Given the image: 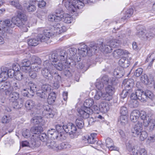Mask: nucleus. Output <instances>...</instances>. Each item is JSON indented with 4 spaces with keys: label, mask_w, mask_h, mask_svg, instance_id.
Returning <instances> with one entry per match:
<instances>
[{
    "label": "nucleus",
    "mask_w": 155,
    "mask_h": 155,
    "mask_svg": "<svg viewBox=\"0 0 155 155\" xmlns=\"http://www.w3.org/2000/svg\"><path fill=\"white\" fill-rule=\"evenodd\" d=\"M16 16L13 17L11 21L6 20L4 21H0V26L5 28V26L13 28L15 25L19 27L24 32H27L28 31V22L27 21L26 15L21 12L18 11Z\"/></svg>",
    "instance_id": "1"
},
{
    "label": "nucleus",
    "mask_w": 155,
    "mask_h": 155,
    "mask_svg": "<svg viewBox=\"0 0 155 155\" xmlns=\"http://www.w3.org/2000/svg\"><path fill=\"white\" fill-rule=\"evenodd\" d=\"M76 49L74 48H71L68 50L66 51H61L59 53H54L50 57V59L52 61L56 62L59 60L61 61H65L66 58L73 59L74 57L76 54Z\"/></svg>",
    "instance_id": "2"
},
{
    "label": "nucleus",
    "mask_w": 155,
    "mask_h": 155,
    "mask_svg": "<svg viewBox=\"0 0 155 155\" xmlns=\"http://www.w3.org/2000/svg\"><path fill=\"white\" fill-rule=\"evenodd\" d=\"M110 83L109 78L106 75L103 76L97 80L95 84V86L97 90L94 96V98L96 100H98L101 97L102 93L104 91V84H109Z\"/></svg>",
    "instance_id": "3"
},
{
    "label": "nucleus",
    "mask_w": 155,
    "mask_h": 155,
    "mask_svg": "<svg viewBox=\"0 0 155 155\" xmlns=\"http://www.w3.org/2000/svg\"><path fill=\"white\" fill-rule=\"evenodd\" d=\"M110 83L107 84L108 86L106 87V93H102V95L101 98L104 100L107 101H110L113 98V95L115 91V89L113 84H114L116 79L114 78H109Z\"/></svg>",
    "instance_id": "4"
},
{
    "label": "nucleus",
    "mask_w": 155,
    "mask_h": 155,
    "mask_svg": "<svg viewBox=\"0 0 155 155\" xmlns=\"http://www.w3.org/2000/svg\"><path fill=\"white\" fill-rule=\"evenodd\" d=\"M57 129L62 132L63 133L65 131L67 133H68L71 135V137L74 138L77 137L76 134L77 131V128L75 126L71 123H68L64 125L63 126L60 125H57Z\"/></svg>",
    "instance_id": "5"
},
{
    "label": "nucleus",
    "mask_w": 155,
    "mask_h": 155,
    "mask_svg": "<svg viewBox=\"0 0 155 155\" xmlns=\"http://www.w3.org/2000/svg\"><path fill=\"white\" fill-rule=\"evenodd\" d=\"M20 87V83L16 82L14 83L11 87L9 82H3L0 83V91H5L6 95H9L13 90L19 89Z\"/></svg>",
    "instance_id": "6"
},
{
    "label": "nucleus",
    "mask_w": 155,
    "mask_h": 155,
    "mask_svg": "<svg viewBox=\"0 0 155 155\" xmlns=\"http://www.w3.org/2000/svg\"><path fill=\"white\" fill-rule=\"evenodd\" d=\"M98 48L97 46L95 45L90 47L89 50L87 49V46L84 44H81L78 48V53L82 57H84L86 55L88 56H91L96 52Z\"/></svg>",
    "instance_id": "7"
},
{
    "label": "nucleus",
    "mask_w": 155,
    "mask_h": 155,
    "mask_svg": "<svg viewBox=\"0 0 155 155\" xmlns=\"http://www.w3.org/2000/svg\"><path fill=\"white\" fill-rule=\"evenodd\" d=\"M44 68L41 71V73L46 78L51 80L53 78V74L54 70L51 68L52 64L49 62V61L46 60L43 63Z\"/></svg>",
    "instance_id": "8"
},
{
    "label": "nucleus",
    "mask_w": 155,
    "mask_h": 155,
    "mask_svg": "<svg viewBox=\"0 0 155 155\" xmlns=\"http://www.w3.org/2000/svg\"><path fill=\"white\" fill-rule=\"evenodd\" d=\"M140 117V118L143 120L146 117V112L144 111H141L140 112L137 110H133L131 113L130 115V119L131 121L133 122L137 123L138 121H140L139 117Z\"/></svg>",
    "instance_id": "9"
},
{
    "label": "nucleus",
    "mask_w": 155,
    "mask_h": 155,
    "mask_svg": "<svg viewBox=\"0 0 155 155\" xmlns=\"http://www.w3.org/2000/svg\"><path fill=\"white\" fill-rule=\"evenodd\" d=\"M67 30V28L65 25L61 23L55 24L52 26L51 28V31L53 32V35L64 32L66 31Z\"/></svg>",
    "instance_id": "10"
},
{
    "label": "nucleus",
    "mask_w": 155,
    "mask_h": 155,
    "mask_svg": "<svg viewBox=\"0 0 155 155\" xmlns=\"http://www.w3.org/2000/svg\"><path fill=\"white\" fill-rule=\"evenodd\" d=\"M51 90V86L48 84L43 85L41 87V89L38 90L37 93V96L41 98L45 99L47 98V94Z\"/></svg>",
    "instance_id": "11"
},
{
    "label": "nucleus",
    "mask_w": 155,
    "mask_h": 155,
    "mask_svg": "<svg viewBox=\"0 0 155 155\" xmlns=\"http://www.w3.org/2000/svg\"><path fill=\"white\" fill-rule=\"evenodd\" d=\"M94 110L96 113L101 111L103 113H107L109 110L110 107L109 104L105 102H102L99 104V107L97 105H94L92 106Z\"/></svg>",
    "instance_id": "12"
},
{
    "label": "nucleus",
    "mask_w": 155,
    "mask_h": 155,
    "mask_svg": "<svg viewBox=\"0 0 155 155\" xmlns=\"http://www.w3.org/2000/svg\"><path fill=\"white\" fill-rule=\"evenodd\" d=\"M57 125L55 126L56 130L54 129H51L48 131V136L54 139H58L61 140L63 132H61L59 130L57 129Z\"/></svg>",
    "instance_id": "13"
},
{
    "label": "nucleus",
    "mask_w": 155,
    "mask_h": 155,
    "mask_svg": "<svg viewBox=\"0 0 155 155\" xmlns=\"http://www.w3.org/2000/svg\"><path fill=\"white\" fill-rule=\"evenodd\" d=\"M52 54H51L49 56V59L50 61L52 62V63H51V64H52V66L51 67V68L53 69V66H54V68H55L59 70V71H61L64 69H65L68 68H69V66L70 64V63H69V64L68 63H66L65 62V64H63L62 63V61H61L60 60V57H59L58 59L59 60L57 61L56 62L55 61H52L50 59V57L51 56V55Z\"/></svg>",
    "instance_id": "14"
},
{
    "label": "nucleus",
    "mask_w": 155,
    "mask_h": 155,
    "mask_svg": "<svg viewBox=\"0 0 155 155\" xmlns=\"http://www.w3.org/2000/svg\"><path fill=\"white\" fill-rule=\"evenodd\" d=\"M78 111L80 116L84 118L89 117L90 115L92 114L93 110L88 107L81 106V108H78Z\"/></svg>",
    "instance_id": "15"
},
{
    "label": "nucleus",
    "mask_w": 155,
    "mask_h": 155,
    "mask_svg": "<svg viewBox=\"0 0 155 155\" xmlns=\"http://www.w3.org/2000/svg\"><path fill=\"white\" fill-rule=\"evenodd\" d=\"M39 29L40 30H43V34H38L37 37V38H38L39 41L41 42H45L48 40L53 35V32L50 30H44L41 28H39Z\"/></svg>",
    "instance_id": "16"
},
{
    "label": "nucleus",
    "mask_w": 155,
    "mask_h": 155,
    "mask_svg": "<svg viewBox=\"0 0 155 155\" xmlns=\"http://www.w3.org/2000/svg\"><path fill=\"white\" fill-rule=\"evenodd\" d=\"M31 70L33 69L34 71H38L40 69V64L41 63L40 59L38 57L33 56L31 58Z\"/></svg>",
    "instance_id": "17"
},
{
    "label": "nucleus",
    "mask_w": 155,
    "mask_h": 155,
    "mask_svg": "<svg viewBox=\"0 0 155 155\" xmlns=\"http://www.w3.org/2000/svg\"><path fill=\"white\" fill-rule=\"evenodd\" d=\"M137 35L143 40H149L153 37L154 34L150 31L145 30L142 31V29L138 30L137 33Z\"/></svg>",
    "instance_id": "18"
},
{
    "label": "nucleus",
    "mask_w": 155,
    "mask_h": 155,
    "mask_svg": "<svg viewBox=\"0 0 155 155\" xmlns=\"http://www.w3.org/2000/svg\"><path fill=\"white\" fill-rule=\"evenodd\" d=\"M144 127H147V130L151 131L153 130L155 125V121L154 119L150 118L146 116V117L142 121Z\"/></svg>",
    "instance_id": "19"
},
{
    "label": "nucleus",
    "mask_w": 155,
    "mask_h": 155,
    "mask_svg": "<svg viewBox=\"0 0 155 155\" xmlns=\"http://www.w3.org/2000/svg\"><path fill=\"white\" fill-rule=\"evenodd\" d=\"M142 122L138 121L134 127L131 130L133 136L137 137L139 136L142 130Z\"/></svg>",
    "instance_id": "20"
},
{
    "label": "nucleus",
    "mask_w": 155,
    "mask_h": 155,
    "mask_svg": "<svg viewBox=\"0 0 155 155\" xmlns=\"http://www.w3.org/2000/svg\"><path fill=\"white\" fill-rule=\"evenodd\" d=\"M43 108L44 110L42 112V114L43 116L47 118L53 117L54 116V111L51 109L50 108L47 103L43 105Z\"/></svg>",
    "instance_id": "21"
},
{
    "label": "nucleus",
    "mask_w": 155,
    "mask_h": 155,
    "mask_svg": "<svg viewBox=\"0 0 155 155\" xmlns=\"http://www.w3.org/2000/svg\"><path fill=\"white\" fill-rule=\"evenodd\" d=\"M7 95L9 96V101L15 103L17 104L19 102L20 104H22L23 102V100L22 98L19 99L18 102H16L19 98V94L18 93L12 92L9 94Z\"/></svg>",
    "instance_id": "22"
},
{
    "label": "nucleus",
    "mask_w": 155,
    "mask_h": 155,
    "mask_svg": "<svg viewBox=\"0 0 155 155\" xmlns=\"http://www.w3.org/2000/svg\"><path fill=\"white\" fill-rule=\"evenodd\" d=\"M97 134L96 133H92L90 135H86L82 137V140L85 143L93 144L96 141V137Z\"/></svg>",
    "instance_id": "23"
},
{
    "label": "nucleus",
    "mask_w": 155,
    "mask_h": 155,
    "mask_svg": "<svg viewBox=\"0 0 155 155\" xmlns=\"http://www.w3.org/2000/svg\"><path fill=\"white\" fill-rule=\"evenodd\" d=\"M97 47L98 48L97 50L100 49L101 51L105 53H110L112 50V48L110 45V43L108 42L102 43L99 48Z\"/></svg>",
    "instance_id": "24"
},
{
    "label": "nucleus",
    "mask_w": 155,
    "mask_h": 155,
    "mask_svg": "<svg viewBox=\"0 0 155 155\" xmlns=\"http://www.w3.org/2000/svg\"><path fill=\"white\" fill-rule=\"evenodd\" d=\"M45 121L41 116H35L31 120V123L35 125H38V126H43Z\"/></svg>",
    "instance_id": "25"
},
{
    "label": "nucleus",
    "mask_w": 155,
    "mask_h": 155,
    "mask_svg": "<svg viewBox=\"0 0 155 155\" xmlns=\"http://www.w3.org/2000/svg\"><path fill=\"white\" fill-rule=\"evenodd\" d=\"M31 64L30 61L28 59H24L22 60L20 63V65L22 67V69L23 71L25 72H27L30 70L31 67L29 66Z\"/></svg>",
    "instance_id": "26"
},
{
    "label": "nucleus",
    "mask_w": 155,
    "mask_h": 155,
    "mask_svg": "<svg viewBox=\"0 0 155 155\" xmlns=\"http://www.w3.org/2000/svg\"><path fill=\"white\" fill-rule=\"evenodd\" d=\"M134 84V80L132 79H125L123 82V84L125 89L129 91H131V88L133 87Z\"/></svg>",
    "instance_id": "27"
},
{
    "label": "nucleus",
    "mask_w": 155,
    "mask_h": 155,
    "mask_svg": "<svg viewBox=\"0 0 155 155\" xmlns=\"http://www.w3.org/2000/svg\"><path fill=\"white\" fill-rule=\"evenodd\" d=\"M60 16L61 18L60 21H64L66 23H70L73 21L72 17L70 14L68 13H64L62 14H60Z\"/></svg>",
    "instance_id": "28"
},
{
    "label": "nucleus",
    "mask_w": 155,
    "mask_h": 155,
    "mask_svg": "<svg viewBox=\"0 0 155 155\" xmlns=\"http://www.w3.org/2000/svg\"><path fill=\"white\" fill-rule=\"evenodd\" d=\"M107 147L110 150H117L118 148L114 145V142L113 140L109 137L107 138L105 140Z\"/></svg>",
    "instance_id": "29"
},
{
    "label": "nucleus",
    "mask_w": 155,
    "mask_h": 155,
    "mask_svg": "<svg viewBox=\"0 0 155 155\" xmlns=\"http://www.w3.org/2000/svg\"><path fill=\"white\" fill-rule=\"evenodd\" d=\"M45 144L49 148L54 150H58V144L54 141L48 139V142L45 143Z\"/></svg>",
    "instance_id": "30"
},
{
    "label": "nucleus",
    "mask_w": 155,
    "mask_h": 155,
    "mask_svg": "<svg viewBox=\"0 0 155 155\" xmlns=\"http://www.w3.org/2000/svg\"><path fill=\"white\" fill-rule=\"evenodd\" d=\"M133 155H147V151L145 149L141 148L136 146L134 147V149L133 150Z\"/></svg>",
    "instance_id": "31"
},
{
    "label": "nucleus",
    "mask_w": 155,
    "mask_h": 155,
    "mask_svg": "<svg viewBox=\"0 0 155 155\" xmlns=\"http://www.w3.org/2000/svg\"><path fill=\"white\" fill-rule=\"evenodd\" d=\"M48 19L49 21L52 22H59L61 20L60 14H50L48 16Z\"/></svg>",
    "instance_id": "32"
},
{
    "label": "nucleus",
    "mask_w": 155,
    "mask_h": 155,
    "mask_svg": "<svg viewBox=\"0 0 155 155\" xmlns=\"http://www.w3.org/2000/svg\"><path fill=\"white\" fill-rule=\"evenodd\" d=\"M124 74V69L123 68H117L115 69L114 72V76L117 78L122 77Z\"/></svg>",
    "instance_id": "33"
},
{
    "label": "nucleus",
    "mask_w": 155,
    "mask_h": 155,
    "mask_svg": "<svg viewBox=\"0 0 155 155\" xmlns=\"http://www.w3.org/2000/svg\"><path fill=\"white\" fill-rule=\"evenodd\" d=\"M130 61L125 57L121 58L119 61V64L122 68H126L129 65Z\"/></svg>",
    "instance_id": "34"
},
{
    "label": "nucleus",
    "mask_w": 155,
    "mask_h": 155,
    "mask_svg": "<svg viewBox=\"0 0 155 155\" xmlns=\"http://www.w3.org/2000/svg\"><path fill=\"white\" fill-rule=\"evenodd\" d=\"M42 126L33 127L31 129V133L34 134H38L43 131V128Z\"/></svg>",
    "instance_id": "35"
},
{
    "label": "nucleus",
    "mask_w": 155,
    "mask_h": 155,
    "mask_svg": "<svg viewBox=\"0 0 155 155\" xmlns=\"http://www.w3.org/2000/svg\"><path fill=\"white\" fill-rule=\"evenodd\" d=\"M56 94L54 92H51L49 94L48 99V104H51L53 103L56 99Z\"/></svg>",
    "instance_id": "36"
},
{
    "label": "nucleus",
    "mask_w": 155,
    "mask_h": 155,
    "mask_svg": "<svg viewBox=\"0 0 155 155\" xmlns=\"http://www.w3.org/2000/svg\"><path fill=\"white\" fill-rule=\"evenodd\" d=\"M25 106L27 110H31L35 107V102L31 100H28L26 101Z\"/></svg>",
    "instance_id": "37"
},
{
    "label": "nucleus",
    "mask_w": 155,
    "mask_h": 155,
    "mask_svg": "<svg viewBox=\"0 0 155 155\" xmlns=\"http://www.w3.org/2000/svg\"><path fill=\"white\" fill-rule=\"evenodd\" d=\"M124 51L121 49H117L115 50L113 53V55L115 58H119L124 53Z\"/></svg>",
    "instance_id": "38"
},
{
    "label": "nucleus",
    "mask_w": 155,
    "mask_h": 155,
    "mask_svg": "<svg viewBox=\"0 0 155 155\" xmlns=\"http://www.w3.org/2000/svg\"><path fill=\"white\" fill-rule=\"evenodd\" d=\"M144 96H146L147 98H149L150 100H153L155 98V96L153 93L148 90H146L144 92L143 97Z\"/></svg>",
    "instance_id": "39"
},
{
    "label": "nucleus",
    "mask_w": 155,
    "mask_h": 155,
    "mask_svg": "<svg viewBox=\"0 0 155 155\" xmlns=\"http://www.w3.org/2000/svg\"><path fill=\"white\" fill-rule=\"evenodd\" d=\"M135 92L137 96L138 99L142 101H143L145 100L143 97L144 92L142 90L139 89L137 90Z\"/></svg>",
    "instance_id": "40"
},
{
    "label": "nucleus",
    "mask_w": 155,
    "mask_h": 155,
    "mask_svg": "<svg viewBox=\"0 0 155 155\" xmlns=\"http://www.w3.org/2000/svg\"><path fill=\"white\" fill-rule=\"evenodd\" d=\"M39 40L38 38H31L28 41V44L30 46H35L39 43Z\"/></svg>",
    "instance_id": "41"
},
{
    "label": "nucleus",
    "mask_w": 155,
    "mask_h": 155,
    "mask_svg": "<svg viewBox=\"0 0 155 155\" xmlns=\"http://www.w3.org/2000/svg\"><path fill=\"white\" fill-rule=\"evenodd\" d=\"M10 4L14 6L16 8L21 10L23 9L22 6L20 5L18 0H14L10 2Z\"/></svg>",
    "instance_id": "42"
},
{
    "label": "nucleus",
    "mask_w": 155,
    "mask_h": 155,
    "mask_svg": "<svg viewBox=\"0 0 155 155\" xmlns=\"http://www.w3.org/2000/svg\"><path fill=\"white\" fill-rule=\"evenodd\" d=\"M28 86L30 87V89H29L28 90L31 93L33 94L36 91H38L36 85L33 82H30L28 83Z\"/></svg>",
    "instance_id": "43"
},
{
    "label": "nucleus",
    "mask_w": 155,
    "mask_h": 155,
    "mask_svg": "<svg viewBox=\"0 0 155 155\" xmlns=\"http://www.w3.org/2000/svg\"><path fill=\"white\" fill-rule=\"evenodd\" d=\"M128 119L127 115H120L118 122L121 125L124 126L127 123Z\"/></svg>",
    "instance_id": "44"
},
{
    "label": "nucleus",
    "mask_w": 155,
    "mask_h": 155,
    "mask_svg": "<svg viewBox=\"0 0 155 155\" xmlns=\"http://www.w3.org/2000/svg\"><path fill=\"white\" fill-rule=\"evenodd\" d=\"M94 100L91 98H89L86 100L84 103L83 106L85 107H90L94 105Z\"/></svg>",
    "instance_id": "45"
},
{
    "label": "nucleus",
    "mask_w": 155,
    "mask_h": 155,
    "mask_svg": "<svg viewBox=\"0 0 155 155\" xmlns=\"http://www.w3.org/2000/svg\"><path fill=\"white\" fill-rule=\"evenodd\" d=\"M133 13V10L132 8H130L127 9L122 18L124 20L128 19L131 16Z\"/></svg>",
    "instance_id": "46"
},
{
    "label": "nucleus",
    "mask_w": 155,
    "mask_h": 155,
    "mask_svg": "<svg viewBox=\"0 0 155 155\" xmlns=\"http://www.w3.org/2000/svg\"><path fill=\"white\" fill-rule=\"evenodd\" d=\"M27 10L28 12H34L36 10V7L35 5V3L32 1L31 2V1H30L29 5L27 7Z\"/></svg>",
    "instance_id": "47"
},
{
    "label": "nucleus",
    "mask_w": 155,
    "mask_h": 155,
    "mask_svg": "<svg viewBox=\"0 0 155 155\" xmlns=\"http://www.w3.org/2000/svg\"><path fill=\"white\" fill-rule=\"evenodd\" d=\"M8 77L7 71H3L2 72L0 71V81H2L1 82H5L4 81Z\"/></svg>",
    "instance_id": "48"
},
{
    "label": "nucleus",
    "mask_w": 155,
    "mask_h": 155,
    "mask_svg": "<svg viewBox=\"0 0 155 155\" xmlns=\"http://www.w3.org/2000/svg\"><path fill=\"white\" fill-rule=\"evenodd\" d=\"M71 146V145L69 143L63 142L58 144V150L70 148Z\"/></svg>",
    "instance_id": "49"
},
{
    "label": "nucleus",
    "mask_w": 155,
    "mask_h": 155,
    "mask_svg": "<svg viewBox=\"0 0 155 155\" xmlns=\"http://www.w3.org/2000/svg\"><path fill=\"white\" fill-rule=\"evenodd\" d=\"M129 105L131 107H137L138 106L139 103L137 99H131L129 103Z\"/></svg>",
    "instance_id": "50"
},
{
    "label": "nucleus",
    "mask_w": 155,
    "mask_h": 155,
    "mask_svg": "<svg viewBox=\"0 0 155 155\" xmlns=\"http://www.w3.org/2000/svg\"><path fill=\"white\" fill-rule=\"evenodd\" d=\"M75 124L79 128H82L84 126V123L82 119H77L75 121Z\"/></svg>",
    "instance_id": "51"
},
{
    "label": "nucleus",
    "mask_w": 155,
    "mask_h": 155,
    "mask_svg": "<svg viewBox=\"0 0 155 155\" xmlns=\"http://www.w3.org/2000/svg\"><path fill=\"white\" fill-rule=\"evenodd\" d=\"M11 120V117L9 115L4 116L2 118V122L3 123H7Z\"/></svg>",
    "instance_id": "52"
},
{
    "label": "nucleus",
    "mask_w": 155,
    "mask_h": 155,
    "mask_svg": "<svg viewBox=\"0 0 155 155\" xmlns=\"http://www.w3.org/2000/svg\"><path fill=\"white\" fill-rule=\"evenodd\" d=\"M154 60H155V54L154 53H153L150 54L148 55L146 61L147 62L150 61V64H151Z\"/></svg>",
    "instance_id": "53"
},
{
    "label": "nucleus",
    "mask_w": 155,
    "mask_h": 155,
    "mask_svg": "<svg viewBox=\"0 0 155 155\" xmlns=\"http://www.w3.org/2000/svg\"><path fill=\"white\" fill-rule=\"evenodd\" d=\"M148 134L147 132L145 131H141L139 137V140L141 141H143L147 137Z\"/></svg>",
    "instance_id": "54"
},
{
    "label": "nucleus",
    "mask_w": 155,
    "mask_h": 155,
    "mask_svg": "<svg viewBox=\"0 0 155 155\" xmlns=\"http://www.w3.org/2000/svg\"><path fill=\"white\" fill-rule=\"evenodd\" d=\"M140 80L143 83L145 84H147L149 83V79L146 74H144L141 77Z\"/></svg>",
    "instance_id": "55"
},
{
    "label": "nucleus",
    "mask_w": 155,
    "mask_h": 155,
    "mask_svg": "<svg viewBox=\"0 0 155 155\" xmlns=\"http://www.w3.org/2000/svg\"><path fill=\"white\" fill-rule=\"evenodd\" d=\"M14 77L18 81L21 80L23 78V74L20 71L15 72Z\"/></svg>",
    "instance_id": "56"
},
{
    "label": "nucleus",
    "mask_w": 155,
    "mask_h": 155,
    "mask_svg": "<svg viewBox=\"0 0 155 155\" xmlns=\"http://www.w3.org/2000/svg\"><path fill=\"white\" fill-rule=\"evenodd\" d=\"M135 146H134V144L131 142H129L126 144L127 149L129 151H132L133 154V150L134 149V147Z\"/></svg>",
    "instance_id": "57"
},
{
    "label": "nucleus",
    "mask_w": 155,
    "mask_h": 155,
    "mask_svg": "<svg viewBox=\"0 0 155 155\" xmlns=\"http://www.w3.org/2000/svg\"><path fill=\"white\" fill-rule=\"evenodd\" d=\"M118 41H117L115 39H113L110 42H108V43H110V45L112 48L116 47L118 45V43H119Z\"/></svg>",
    "instance_id": "58"
},
{
    "label": "nucleus",
    "mask_w": 155,
    "mask_h": 155,
    "mask_svg": "<svg viewBox=\"0 0 155 155\" xmlns=\"http://www.w3.org/2000/svg\"><path fill=\"white\" fill-rule=\"evenodd\" d=\"M155 142V135L149 137L147 140V143L150 144L151 143Z\"/></svg>",
    "instance_id": "59"
},
{
    "label": "nucleus",
    "mask_w": 155,
    "mask_h": 155,
    "mask_svg": "<svg viewBox=\"0 0 155 155\" xmlns=\"http://www.w3.org/2000/svg\"><path fill=\"white\" fill-rule=\"evenodd\" d=\"M128 110L126 107L124 106L122 107L120 109L121 115H127Z\"/></svg>",
    "instance_id": "60"
},
{
    "label": "nucleus",
    "mask_w": 155,
    "mask_h": 155,
    "mask_svg": "<svg viewBox=\"0 0 155 155\" xmlns=\"http://www.w3.org/2000/svg\"><path fill=\"white\" fill-rule=\"evenodd\" d=\"M40 139L44 142L47 143L48 142L47 136L45 134H42L39 135Z\"/></svg>",
    "instance_id": "61"
},
{
    "label": "nucleus",
    "mask_w": 155,
    "mask_h": 155,
    "mask_svg": "<svg viewBox=\"0 0 155 155\" xmlns=\"http://www.w3.org/2000/svg\"><path fill=\"white\" fill-rule=\"evenodd\" d=\"M53 76L55 79V82H60L61 81V76L54 71V73L53 74Z\"/></svg>",
    "instance_id": "62"
},
{
    "label": "nucleus",
    "mask_w": 155,
    "mask_h": 155,
    "mask_svg": "<svg viewBox=\"0 0 155 155\" xmlns=\"http://www.w3.org/2000/svg\"><path fill=\"white\" fill-rule=\"evenodd\" d=\"M23 136L26 138H28L30 136V133L29 130L27 129L24 130L22 133Z\"/></svg>",
    "instance_id": "63"
},
{
    "label": "nucleus",
    "mask_w": 155,
    "mask_h": 155,
    "mask_svg": "<svg viewBox=\"0 0 155 155\" xmlns=\"http://www.w3.org/2000/svg\"><path fill=\"white\" fill-rule=\"evenodd\" d=\"M143 71V69L141 68H138L136 69L134 73V75L137 77L140 76L142 74Z\"/></svg>",
    "instance_id": "64"
}]
</instances>
